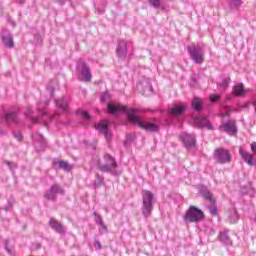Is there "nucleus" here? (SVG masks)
<instances>
[{"mask_svg":"<svg viewBox=\"0 0 256 256\" xmlns=\"http://www.w3.org/2000/svg\"><path fill=\"white\" fill-rule=\"evenodd\" d=\"M127 119L130 123H133V125H138L140 129H144V131H149L150 133L159 131V125L141 120V118L137 115V109L135 108H130L128 110Z\"/></svg>","mask_w":256,"mask_h":256,"instance_id":"obj_1","label":"nucleus"},{"mask_svg":"<svg viewBox=\"0 0 256 256\" xmlns=\"http://www.w3.org/2000/svg\"><path fill=\"white\" fill-rule=\"evenodd\" d=\"M203 219H205V213L197 206H190L184 215V221L186 223H200Z\"/></svg>","mask_w":256,"mask_h":256,"instance_id":"obj_2","label":"nucleus"},{"mask_svg":"<svg viewBox=\"0 0 256 256\" xmlns=\"http://www.w3.org/2000/svg\"><path fill=\"white\" fill-rule=\"evenodd\" d=\"M143 198V209L142 213L145 217H149L151 215V211H153V193L149 190L142 191Z\"/></svg>","mask_w":256,"mask_h":256,"instance_id":"obj_3","label":"nucleus"},{"mask_svg":"<svg viewBox=\"0 0 256 256\" xmlns=\"http://www.w3.org/2000/svg\"><path fill=\"white\" fill-rule=\"evenodd\" d=\"M216 163L225 165V163H231V151L225 148H216L213 155Z\"/></svg>","mask_w":256,"mask_h":256,"instance_id":"obj_4","label":"nucleus"},{"mask_svg":"<svg viewBox=\"0 0 256 256\" xmlns=\"http://www.w3.org/2000/svg\"><path fill=\"white\" fill-rule=\"evenodd\" d=\"M188 53L191 57V60L197 63L198 65L203 64V62L205 61L203 52L200 50H197L195 46H189Z\"/></svg>","mask_w":256,"mask_h":256,"instance_id":"obj_5","label":"nucleus"},{"mask_svg":"<svg viewBox=\"0 0 256 256\" xmlns=\"http://www.w3.org/2000/svg\"><path fill=\"white\" fill-rule=\"evenodd\" d=\"M97 131L102 133V135H105V138L107 141H110L112 135L111 132H109V121L107 120H101L97 125H96Z\"/></svg>","mask_w":256,"mask_h":256,"instance_id":"obj_6","label":"nucleus"},{"mask_svg":"<svg viewBox=\"0 0 256 256\" xmlns=\"http://www.w3.org/2000/svg\"><path fill=\"white\" fill-rule=\"evenodd\" d=\"M201 193H202V197H205L208 201H210V203H212V205L209 207V211L211 215H217V213H219V210L215 205V198L213 197L211 192H209L208 190H202Z\"/></svg>","mask_w":256,"mask_h":256,"instance_id":"obj_7","label":"nucleus"},{"mask_svg":"<svg viewBox=\"0 0 256 256\" xmlns=\"http://www.w3.org/2000/svg\"><path fill=\"white\" fill-rule=\"evenodd\" d=\"M79 65L80 67H82L80 80L85 81L86 83H89L91 81V69H89L85 61H80Z\"/></svg>","mask_w":256,"mask_h":256,"instance_id":"obj_8","label":"nucleus"},{"mask_svg":"<svg viewBox=\"0 0 256 256\" xmlns=\"http://www.w3.org/2000/svg\"><path fill=\"white\" fill-rule=\"evenodd\" d=\"M105 159L108 161L106 165L100 166L99 169L103 173H109L111 169H115L117 167V162H115V159L111 157L110 155H105Z\"/></svg>","mask_w":256,"mask_h":256,"instance_id":"obj_9","label":"nucleus"},{"mask_svg":"<svg viewBox=\"0 0 256 256\" xmlns=\"http://www.w3.org/2000/svg\"><path fill=\"white\" fill-rule=\"evenodd\" d=\"M239 153L241 158L243 159V161H245V163H247V165H249L250 167L256 165V159L253 157V154L243 150L242 148H240Z\"/></svg>","mask_w":256,"mask_h":256,"instance_id":"obj_10","label":"nucleus"},{"mask_svg":"<svg viewBox=\"0 0 256 256\" xmlns=\"http://www.w3.org/2000/svg\"><path fill=\"white\" fill-rule=\"evenodd\" d=\"M49 225H50L51 229L56 231V233H60L61 235H65V232H66L65 231V226H63V224L61 222H59L57 219L50 218Z\"/></svg>","mask_w":256,"mask_h":256,"instance_id":"obj_11","label":"nucleus"},{"mask_svg":"<svg viewBox=\"0 0 256 256\" xmlns=\"http://www.w3.org/2000/svg\"><path fill=\"white\" fill-rule=\"evenodd\" d=\"M249 91H251V89H245V85L243 83H239L233 87L232 93L235 97H245Z\"/></svg>","mask_w":256,"mask_h":256,"instance_id":"obj_12","label":"nucleus"},{"mask_svg":"<svg viewBox=\"0 0 256 256\" xmlns=\"http://www.w3.org/2000/svg\"><path fill=\"white\" fill-rule=\"evenodd\" d=\"M125 111H127V106H123L115 102L108 103V112L112 115H115L116 113H122Z\"/></svg>","mask_w":256,"mask_h":256,"instance_id":"obj_13","label":"nucleus"},{"mask_svg":"<svg viewBox=\"0 0 256 256\" xmlns=\"http://www.w3.org/2000/svg\"><path fill=\"white\" fill-rule=\"evenodd\" d=\"M220 129L225 131L229 135H235L237 133V128L235 126V120H229L226 124H223Z\"/></svg>","mask_w":256,"mask_h":256,"instance_id":"obj_14","label":"nucleus"},{"mask_svg":"<svg viewBox=\"0 0 256 256\" xmlns=\"http://www.w3.org/2000/svg\"><path fill=\"white\" fill-rule=\"evenodd\" d=\"M187 109V104H175L170 110V115H173L174 117H177L179 115H183L185 113V110Z\"/></svg>","mask_w":256,"mask_h":256,"instance_id":"obj_15","label":"nucleus"},{"mask_svg":"<svg viewBox=\"0 0 256 256\" xmlns=\"http://www.w3.org/2000/svg\"><path fill=\"white\" fill-rule=\"evenodd\" d=\"M180 138L186 147H193V145H195V136L193 135L184 133L180 136Z\"/></svg>","mask_w":256,"mask_h":256,"instance_id":"obj_16","label":"nucleus"},{"mask_svg":"<svg viewBox=\"0 0 256 256\" xmlns=\"http://www.w3.org/2000/svg\"><path fill=\"white\" fill-rule=\"evenodd\" d=\"M194 123L197 125V127H200V128L208 127V129H211V124H209V120L205 117L196 118L194 120Z\"/></svg>","mask_w":256,"mask_h":256,"instance_id":"obj_17","label":"nucleus"},{"mask_svg":"<svg viewBox=\"0 0 256 256\" xmlns=\"http://www.w3.org/2000/svg\"><path fill=\"white\" fill-rule=\"evenodd\" d=\"M192 107L195 111H201L203 109V100L198 97H194L192 100Z\"/></svg>","mask_w":256,"mask_h":256,"instance_id":"obj_18","label":"nucleus"},{"mask_svg":"<svg viewBox=\"0 0 256 256\" xmlns=\"http://www.w3.org/2000/svg\"><path fill=\"white\" fill-rule=\"evenodd\" d=\"M2 41L6 45V47H9L10 49L14 47L13 37H11V35L3 37Z\"/></svg>","mask_w":256,"mask_h":256,"instance_id":"obj_19","label":"nucleus"},{"mask_svg":"<svg viewBox=\"0 0 256 256\" xmlns=\"http://www.w3.org/2000/svg\"><path fill=\"white\" fill-rule=\"evenodd\" d=\"M56 105H57V107H60V109H62V111H67V102H65V100L58 99L56 101Z\"/></svg>","mask_w":256,"mask_h":256,"instance_id":"obj_20","label":"nucleus"},{"mask_svg":"<svg viewBox=\"0 0 256 256\" xmlns=\"http://www.w3.org/2000/svg\"><path fill=\"white\" fill-rule=\"evenodd\" d=\"M6 120L8 121V123H13V122L17 121V114L16 113H8L6 115Z\"/></svg>","mask_w":256,"mask_h":256,"instance_id":"obj_21","label":"nucleus"},{"mask_svg":"<svg viewBox=\"0 0 256 256\" xmlns=\"http://www.w3.org/2000/svg\"><path fill=\"white\" fill-rule=\"evenodd\" d=\"M45 197L46 199H48V201H53L55 200V197H57V194L52 190H48L45 194Z\"/></svg>","mask_w":256,"mask_h":256,"instance_id":"obj_22","label":"nucleus"},{"mask_svg":"<svg viewBox=\"0 0 256 256\" xmlns=\"http://www.w3.org/2000/svg\"><path fill=\"white\" fill-rule=\"evenodd\" d=\"M58 165L60 167V169H64V171H71V168L69 167V164L65 161H59Z\"/></svg>","mask_w":256,"mask_h":256,"instance_id":"obj_23","label":"nucleus"},{"mask_svg":"<svg viewBox=\"0 0 256 256\" xmlns=\"http://www.w3.org/2000/svg\"><path fill=\"white\" fill-rule=\"evenodd\" d=\"M221 99V96L219 94H212L210 95V101L211 103H217Z\"/></svg>","mask_w":256,"mask_h":256,"instance_id":"obj_24","label":"nucleus"},{"mask_svg":"<svg viewBox=\"0 0 256 256\" xmlns=\"http://www.w3.org/2000/svg\"><path fill=\"white\" fill-rule=\"evenodd\" d=\"M50 190L52 191V193H55L56 195H57V193H62L63 192V190H61L59 185L52 186Z\"/></svg>","mask_w":256,"mask_h":256,"instance_id":"obj_25","label":"nucleus"},{"mask_svg":"<svg viewBox=\"0 0 256 256\" xmlns=\"http://www.w3.org/2000/svg\"><path fill=\"white\" fill-rule=\"evenodd\" d=\"M149 3L152 5V7H160L161 0H149Z\"/></svg>","mask_w":256,"mask_h":256,"instance_id":"obj_26","label":"nucleus"},{"mask_svg":"<svg viewBox=\"0 0 256 256\" xmlns=\"http://www.w3.org/2000/svg\"><path fill=\"white\" fill-rule=\"evenodd\" d=\"M80 115H82L83 119L89 120L91 119V115L87 111H80Z\"/></svg>","mask_w":256,"mask_h":256,"instance_id":"obj_27","label":"nucleus"},{"mask_svg":"<svg viewBox=\"0 0 256 256\" xmlns=\"http://www.w3.org/2000/svg\"><path fill=\"white\" fill-rule=\"evenodd\" d=\"M250 147H251L252 153H254V155H256V142H253V143L250 145Z\"/></svg>","mask_w":256,"mask_h":256,"instance_id":"obj_28","label":"nucleus"},{"mask_svg":"<svg viewBox=\"0 0 256 256\" xmlns=\"http://www.w3.org/2000/svg\"><path fill=\"white\" fill-rule=\"evenodd\" d=\"M230 79H226L222 82L223 87H229Z\"/></svg>","mask_w":256,"mask_h":256,"instance_id":"obj_29","label":"nucleus"},{"mask_svg":"<svg viewBox=\"0 0 256 256\" xmlns=\"http://www.w3.org/2000/svg\"><path fill=\"white\" fill-rule=\"evenodd\" d=\"M94 247H96V249H101V242L96 241V242L94 243Z\"/></svg>","mask_w":256,"mask_h":256,"instance_id":"obj_30","label":"nucleus"},{"mask_svg":"<svg viewBox=\"0 0 256 256\" xmlns=\"http://www.w3.org/2000/svg\"><path fill=\"white\" fill-rule=\"evenodd\" d=\"M230 115H231V112H227V113L222 114V117H229Z\"/></svg>","mask_w":256,"mask_h":256,"instance_id":"obj_31","label":"nucleus"},{"mask_svg":"<svg viewBox=\"0 0 256 256\" xmlns=\"http://www.w3.org/2000/svg\"><path fill=\"white\" fill-rule=\"evenodd\" d=\"M221 241H225V234H220Z\"/></svg>","mask_w":256,"mask_h":256,"instance_id":"obj_32","label":"nucleus"},{"mask_svg":"<svg viewBox=\"0 0 256 256\" xmlns=\"http://www.w3.org/2000/svg\"><path fill=\"white\" fill-rule=\"evenodd\" d=\"M238 5H241V0H234Z\"/></svg>","mask_w":256,"mask_h":256,"instance_id":"obj_33","label":"nucleus"}]
</instances>
